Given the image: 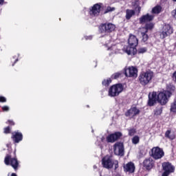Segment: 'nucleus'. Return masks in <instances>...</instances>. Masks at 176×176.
I'll use <instances>...</instances> for the list:
<instances>
[{
    "mask_svg": "<svg viewBox=\"0 0 176 176\" xmlns=\"http://www.w3.org/2000/svg\"><path fill=\"white\" fill-rule=\"evenodd\" d=\"M171 97V92L168 91H164L160 92L158 94L156 92H153L148 94L149 107H153L157 100L161 105H166L168 102V99Z\"/></svg>",
    "mask_w": 176,
    "mask_h": 176,
    "instance_id": "obj_1",
    "label": "nucleus"
},
{
    "mask_svg": "<svg viewBox=\"0 0 176 176\" xmlns=\"http://www.w3.org/2000/svg\"><path fill=\"white\" fill-rule=\"evenodd\" d=\"M129 46L124 47V52L128 54L129 56L130 54H134L137 52V46L138 45V38L133 34L129 36L128 40Z\"/></svg>",
    "mask_w": 176,
    "mask_h": 176,
    "instance_id": "obj_2",
    "label": "nucleus"
},
{
    "mask_svg": "<svg viewBox=\"0 0 176 176\" xmlns=\"http://www.w3.org/2000/svg\"><path fill=\"white\" fill-rule=\"evenodd\" d=\"M153 78V73L151 71L143 72L139 76V82L142 86H146L148 83H151Z\"/></svg>",
    "mask_w": 176,
    "mask_h": 176,
    "instance_id": "obj_3",
    "label": "nucleus"
},
{
    "mask_svg": "<svg viewBox=\"0 0 176 176\" xmlns=\"http://www.w3.org/2000/svg\"><path fill=\"white\" fill-rule=\"evenodd\" d=\"M102 164L104 168H112L113 167V164L115 166V168H118L119 167V162L118 160H112V156L106 155L102 160Z\"/></svg>",
    "mask_w": 176,
    "mask_h": 176,
    "instance_id": "obj_4",
    "label": "nucleus"
},
{
    "mask_svg": "<svg viewBox=\"0 0 176 176\" xmlns=\"http://www.w3.org/2000/svg\"><path fill=\"white\" fill-rule=\"evenodd\" d=\"M122 91H123V85L122 84H117L109 88V97H117Z\"/></svg>",
    "mask_w": 176,
    "mask_h": 176,
    "instance_id": "obj_5",
    "label": "nucleus"
},
{
    "mask_svg": "<svg viewBox=\"0 0 176 176\" xmlns=\"http://www.w3.org/2000/svg\"><path fill=\"white\" fill-rule=\"evenodd\" d=\"M4 163L6 166H12L14 170H17V167H19V161H17V159L12 157V156L9 155L6 156Z\"/></svg>",
    "mask_w": 176,
    "mask_h": 176,
    "instance_id": "obj_6",
    "label": "nucleus"
},
{
    "mask_svg": "<svg viewBox=\"0 0 176 176\" xmlns=\"http://www.w3.org/2000/svg\"><path fill=\"white\" fill-rule=\"evenodd\" d=\"M164 156V151L162 148L160 147H153L151 149V157H153L155 160H159V159H162Z\"/></svg>",
    "mask_w": 176,
    "mask_h": 176,
    "instance_id": "obj_7",
    "label": "nucleus"
},
{
    "mask_svg": "<svg viewBox=\"0 0 176 176\" xmlns=\"http://www.w3.org/2000/svg\"><path fill=\"white\" fill-rule=\"evenodd\" d=\"M171 34H173V28L170 25H165L162 28L160 36L161 39H164V38H167Z\"/></svg>",
    "mask_w": 176,
    "mask_h": 176,
    "instance_id": "obj_8",
    "label": "nucleus"
},
{
    "mask_svg": "<svg viewBox=\"0 0 176 176\" xmlns=\"http://www.w3.org/2000/svg\"><path fill=\"white\" fill-rule=\"evenodd\" d=\"M115 28L116 27L112 23H104L100 27V31L102 34H104V32L109 33L115 31Z\"/></svg>",
    "mask_w": 176,
    "mask_h": 176,
    "instance_id": "obj_9",
    "label": "nucleus"
},
{
    "mask_svg": "<svg viewBox=\"0 0 176 176\" xmlns=\"http://www.w3.org/2000/svg\"><path fill=\"white\" fill-rule=\"evenodd\" d=\"M113 149L115 155H117L118 156H123V155H124V146H123V143H116Z\"/></svg>",
    "mask_w": 176,
    "mask_h": 176,
    "instance_id": "obj_10",
    "label": "nucleus"
},
{
    "mask_svg": "<svg viewBox=\"0 0 176 176\" xmlns=\"http://www.w3.org/2000/svg\"><path fill=\"white\" fill-rule=\"evenodd\" d=\"M100 12H101V4L100 3L94 5L89 9V14L92 17H97V16H100Z\"/></svg>",
    "mask_w": 176,
    "mask_h": 176,
    "instance_id": "obj_11",
    "label": "nucleus"
},
{
    "mask_svg": "<svg viewBox=\"0 0 176 176\" xmlns=\"http://www.w3.org/2000/svg\"><path fill=\"white\" fill-rule=\"evenodd\" d=\"M125 75L129 78H137L138 76V69L133 66L129 67L125 69Z\"/></svg>",
    "mask_w": 176,
    "mask_h": 176,
    "instance_id": "obj_12",
    "label": "nucleus"
},
{
    "mask_svg": "<svg viewBox=\"0 0 176 176\" xmlns=\"http://www.w3.org/2000/svg\"><path fill=\"white\" fill-rule=\"evenodd\" d=\"M122 136V133L116 132L115 133H112L107 137V142H115V141H118L119 138Z\"/></svg>",
    "mask_w": 176,
    "mask_h": 176,
    "instance_id": "obj_13",
    "label": "nucleus"
},
{
    "mask_svg": "<svg viewBox=\"0 0 176 176\" xmlns=\"http://www.w3.org/2000/svg\"><path fill=\"white\" fill-rule=\"evenodd\" d=\"M155 164V162H153V160L151 157L146 158L143 162V166L146 168V170H151L153 168V166Z\"/></svg>",
    "mask_w": 176,
    "mask_h": 176,
    "instance_id": "obj_14",
    "label": "nucleus"
},
{
    "mask_svg": "<svg viewBox=\"0 0 176 176\" xmlns=\"http://www.w3.org/2000/svg\"><path fill=\"white\" fill-rule=\"evenodd\" d=\"M135 170V166L133 162H129L126 165L124 166V171L125 173H129L130 174H133Z\"/></svg>",
    "mask_w": 176,
    "mask_h": 176,
    "instance_id": "obj_15",
    "label": "nucleus"
},
{
    "mask_svg": "<svg viewBox=\"0 0 176 176\" xmlns=\"http://www.w3.org/2000/svg\"><path fill=\"white\" fill-rule=\"evenodd\" d=\"M140 114V109H137V107H132L125 113L126 116H131L134 118V116Z\"/></svg>",
    "mask_w": 176,
    "mask_h": 176,
    "instance_id": "obj_16",
    "label": "nucleus"
},
{
    "mask_svg": "<svg viewBox=\"0 0 176 176\" xmlns=\"http://www.w3.org/2000/svg\"><path fill=\"white\" fill-rule=\"evenodd\" d=\"M12 138L14 142L19 144L20 141H23V134L20 132H14Z\"/></svg>",
    "mask_w": 176,
    "mask_h": 176,
    "instance_id": "obj_17",
    "label": "nucleus"
},
{
    "mask_svg": "<svg viewBox=\"0 0 176 176\" xmlns=\"http://www.w3.org/2000/svg\"><path fill=\"white\" fill-rule=\"evenodd\" d=\"M153 15H151L147 14L146 15H143L142 17L140 18V23L142 24V23H148V21H152L154 19Z\"/></svg>",
    "mask_w": 176,
    "mask_h": 176,
    "instance_id": "obj_18",
    "label": "nucleus"
},
{
    "mask_svg": "<svg viewBox=\"0 0 176 176\" xmlns=\"http://www.w3.org/2000/svg\"><path fill=\"white\" fill-rule=\"evenodd\" d=\"M162 167L164 171H166L168 173H174V170H175L174 166H173V165H171V164H170L169 162H164V164H162Z\"/></svg>",
    "mask_w": 176,
    "mask_h": 176,
    "instance_id": "obj_19",
    "label": "nucleus"
},
{
    "mask_svg": "<svg viewBox=\"0 0 176 176\" xmlns=\"http://www.w3.org/2000/svg\"><path fill=\"white\" fill-rule=\"evenodd\" d=\"M134 14H135V11H134V10H126V16L125 18L126 20H130V19H131Z\"/></svg>",
    "mask_w": 176,
    "mask_h": 176,
    "instance_id": "obj_20",
    "label": "nucleus"
},
{
    "mask_svg": "<svg viewBox=\"0 0 176 176\" xmlns=\"http://www.w3.org/2000/svg\"><path fill=\"white\" fill-rule=\"evenodd\" d=\"M154 116H160L163 113V107L162 106L157 107L154 111Z\"/></svg>",
    "mask_w": 176,
    "mask_h": 176,
    "instance_id": "obj_21",
    "label": "nucleus"
},
{
    "mask_svg": "<svg viewBox=\"0 0 176 176\" xmlns=\"http://www.w3.org/2000/svg\"><path fill=\"white\" fill-rule=\"evenodd\" d=\"M162 12V6H156L152 9V13L153 14H159Z\"/></svg>",
    "mask_w": 176,
    "mask_h": 176,
    "instance_id": "obj_22",
    "label": "nucleus"
},
{
    "mask_svg": "<svg viewBox=\"0 0 176 176\" xmlns=\"http://www.w3.org/2000/svg\"><path fill=\"white\" fill-rule=\"evenodd\" d=\"M170 134H171V131H170V130L166 131L165 133L166 138H168L169 140H174V138H175V136H174L173 135H170Z\"/></svg>",
    "mask_w": 176,
    "mask_h": 176,
    "instance_id": "obj_23",
    "label": "nucleus"
},
{
    "mask_svg": "<svg viewBox=\"0 0 176 176\" xmlns=\"http://www.w3.org/2000/svg\"><path fill=\"white\" fill-rule=\"evenodd\" d=\"M140 142V137L135 135L132 138V143L137 145Z\"/></svg>",
    "mask_w": 176,
    "mask_h": 176,
    "instance_id": "obj_24",
    "label": "nucleus"
},
{
    "mask_svg": "<svg viewBox=\"0 0 176 176\" xmlns=\"http://www.w3.org/2000/svg\"><path fill=\"white\" fill-rule=\"evenodd\" d=\"M148 49L146 47H140L138 49V52L139 54H142L146 53Z\"/></svg>",
    "mask_w": 176,
    "mask_h": 176,
    "instance_id": "obj_25",
    "label": "nucleus"
},
{
    "mask_svg": "<svg viewBox=\"0 0 176 176\" xmlns=\"http://www.w3.org/2000/svg\"><path fill=\"white\" fill-rule=\"evenodd\" d=\"M170 112H176V100H175L170 105Z\"/></svg>",
    "mask_w": 176,
    "mask_h": 176,
    "instance_id": "obj_26",
    "label": "nucleus"
},
{
    "mask_svg": "<svg viewBox=\"0 0 176 176\" xmlns=\"http://www.w3.org/2000/svg\"><path fill=\"white\" fill-rule=\"evenodd\" d=\"M112 82V80L111 78H108L107 80H104L102 81L103 86H109V84Z\"/></svg>",
    "mask_w": 176,
    "mask_h": 176,
    "instance_id": "obj_27",
    "label": "nucleus"
},
{
    "mask_svg": "<svg viewBox=\"0 0 176 176\" xmlns=\"http://www.w3.org/2000/svg\"><path fill=\"white\" fill-rule=\"evenodd\" d=\"M153 28V23H147L146 25L145 28V32H148V30H152Z\"/></svg>",
    "mask_w": 176,
    "mask_h": 176,
    "instance_id": "obj_28",
    "label": "nucleus"
},
{
    "mask_svg": "<svg viewBox=\"0 0 176 176\" xmlns=\"http://www.w3.org/2000/svg\"><path fill=\"white\" fill-rule=\"evenodd\" d=\"M128 131H129V135H131V136L134 135V134L137 133V131L134 128L128 129Z\"/></svg>",
    "mask_w": 176,
    "mask_h": 176,
    "instance_id": "obj_29",
    "label": "nucleus"
},
{
    "mask_svg": "<svg viewBox=\"0 0 176 176\" xmlns=\"http://www.w3.org/2000/svg\"><path fill=\"white\" fill-rule=\"evenodd\" d=\"M146 34V32H142L143 42H146L148 41V34Z\"/></svg>",
    "mask_w": 176,
    "mask_h": 176,
    "instance_id": "obj_30",
    "label": "nucleus"
},
{
    "mask_svg": "<svg viewBox=\"0 0 176 176\" xmlns=\"http://www.w3.org/2000/svg\"><path fill=\"white\" fill-rule=\"evenodd\" d=\"M115 10V8L107 7L106 10L104 11V14L109 13V12H113Z\"/></svg>",
    "mask_w": 176,
    "mask_h": 176,
    "instance_id": "obj_31",
    "label": "nucleus"
},
{
    "mask_svg": "<svg viewBox=\"0 0 176 176\" xmlns=\"http://www.w3.org/2000/svg\"><path fill=\"white\" fill-rule=\"evenodd\" d=\"M119 76H120V73H116L112 75L113 79H118V78H119Z\"/></svg>",
    "mask_w": 176,
    "mask_h": 176,
    "instance_id": "obj_32",
    "label": "nucleus"
},
{
    "mask_svg": "<svg viewBox=\"0 0 176 176\" xmlns=\"http://www.w3.org/2000/svg\"><path fill=\"white\" fill-rule=\"evenodd\" d=\"M4 133L5 134H9V133H10V127L7 126L6 128H5Z\"/></svg>",
    "mask_w": 176,
    "mask_h": 176,
    "instance_id": "obj_33",
    "label": "nucleus"
},
{
    "mask_svg": "<svg viewBox=\"0 0 176 176\" xmlns=\"http://www.w3.org/2000/svg\"><path fill=\"white\" fill-rule=\"evenodd\" d=\"M0 102H6V98L0 96Z\"/></svg>",
    "mask_w": 176,
    "mask_h": 176,
    "instance_id": "obj_34",
    "label": "nucleus"
},
{
    "mask_svg": "<svg viewBox=\"0 0 176 176\" xmlns=\"http://www.w3.org/2000/svg\"><path fill=\"white\" fill-rule=\"evenodd\" d=\"M3 111H4L5 112H8L9 111V107L8 106H4L2 107Z\"/></svg>",
    "mask_w": 176,
    "mask_h": 176,
    "instance_id": "obj_35",
    "label": "nucleus"
},
{
    "mask_svg": "<svg viewBox=\"0 0 176 176\" xmlns=\"http://www.w3.org/2000/svg\"><path fill=\"white\" fill-rule=\"evenodd\" d=\"M170 175V172H167L165 170V172L162 174V176H168Z\"/></svg>",
    "mask_w": 176,
    "mask_h": 176,
    "instance_id": "obj_36",
    "label": "nucleus"
},
{
    "mask_svg": "<svg viewBox=\"0 0 176 176\" xmlns=\"http://www.w3.org/2000/svg\"><path fill=\"white\" fill-rule=\"evenodd\" d=\"M172 15L173 16V17H174L175 19H176V10H173V11L172 12Z\"/></svg>",
    "mask_w": 176,
    "mask_h": 176,
    "instance_id": "obj_37",
    "label": "nucleus"
},
{
    "mask_svg": "<svg viewBox=\"0 0 176 176\" xmlns=\"http://www.w3.org/2000/svg\"><path fill=\"white\" fill-rule=\"evenodd\" d=\"M8 122L9 123V124H11V126H14V122H13L12 120H8Z\"/></svg>",
    "mask_w": 176,
    "mask_h": 176,
    "instance_id": "obj_38",
    "label": "nucleus"
},
{
    "mask_svg": "<svg viewBox=\"0 0 176 176\" xmlns=\"http://www.w3.org/2000/svg\"><path fill=\"white\" fill-rule=\"evenodd\" d=\"M113 49H116V45H113V46L108 48V50H113Z\"/></svg>",
    "mask_w": 176,
    "mask_h": 176,
    "instance_id": "obj_39",
    "label": "nucleus"
},
{
    "mask_svg": "<svg viewBox=\"0 0 176 176\" xmlns=\"http://www.w3.org/2000/svg\"><path fill=\"white\" fill-rule=\"evenodd\" d=\"M91 36H85V39H91Z\"/></svg>",
    "mask_w": 176,
    "mask_h": 176,
    "instance_id": "obj_40",
    "label": "nucleus"
},
{
    "mask_svg": "<svg viewBox=\"0 0 176 176\" xmlns=\"http://www.w3.org/2000/svg\"><path fill=\"white\" fill-rule=\"evenodd\" d=\"M3 1L4 0H0V5H2V3H3Z\"/></svg>",
    "mask_w": 176,
    "mask_h": 176,
    "instance_id": "obj_41",
    "label": "nucleus"
},
{
    "mask_svg": "<svg viewBox=\"0 0 176 176\" xmlns=\"http://www.w3.org/2000/svg\"><path fill=\"white\" fill-rule=\"evenodd\" d=\"M94 168H97V166H94Z\"/></svg>",
    "mask_w": 176,
    "mask_h": 176,
    "instance_id": "obj_42",
    "label": "nucleus"
},
{
    "mask_svg": "<svg viewBox=\"0 0 176 176\" xmlns=\"http://www.w3.org/2000/svg\"><path fill=\"white\" fill-rule=\"evenodd\" d=\"M138 10H139V12H140V10H141V8H138Z\"/></svg>",
    "mask_w": 176,
    "mask_h": 176,
    "instance_id": "obj_43",
    "label": "nucleus"
},
{
    "mask_svg": "<svg viewBox=\"0 0 176 176\" xmlns=\"http://www.w3.org/2000/svg\"><path fill=\"white\" fill-rule=\"evenodd\" d=\"M17 61H18V59H16V60H15V63H17Z\"/></svg>",
    "mask_w": 176,
    "mask_h": 176,
    "instance_id": "obj_44",
    "label": "nucleus"
},
{
    "mask_svg": "<svg viewBox=\"0 0 176 176\" xmlns=\"http://www.w3.org/2000/svg\"><path fill=\"white\" fill-rule=\"evenodd\" d=\"M173 2H176V0H173Z\"/></svg>",
    "mask_w": 176,
    "mask_h": 176,
    "instance_id": "obj_45",
    "label": "nucleus"
},
{
    "mask_svg": "<svg viewBox=\"0 0 176 176\" xmlns=\"http://www.w3.org/2000/svg\"><path fill=\"white\" fill-rule=\"evenodd\" d=\"M138 1H135V3H138Z\"/></svg>",
    "mask_w": 176,
    "mask_h": 176,
    "instance_id": "obj_46",
    "label": "nucleus"
},
{
    "mask_svg": "<svg viewBox=\"0 0 176 176\" xmlns=\"http://www.w3.org/2000/svg\"><path fill=\"white\" fill-rule=\"evenodd\" d=\"M103 140H104V138H102V141H103Z\"/></svg>",
    "mask_w": 176,
    "mask_h": 176,
    "instance_id": "obj_47",
    "label": "nucleus"
}]
</instances>
